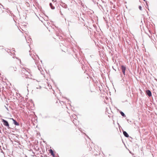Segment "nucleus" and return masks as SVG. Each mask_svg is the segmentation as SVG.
I'll return each instance as SVG.
<instances>
[{"label":"nucleus","instance_id":"7","mask_svg":"<svg viewBox=\"0 0 157 157\" xmlns=\"http://www.w3.org/2000/svg\"><path fill=\"white\" fill-rule=\"evenodd\" d=\"M49 152L52 155L54 156L55 155L53 153V150L52 149L49 150Z\"/></svg>","mask_w":157,"mask_h":157},{"label":"nucleus","instance_id":"11","mask_svg":"<svg viewBox=\"0 0 157 157\" xmlns=\"http://www.w3.org/2000/svg\"><path fill=\"white\" fill-rule=\"evenodd\" d=\"M139 9H140V10H142V7H141V6H139Z\"/></svg>","mask_w":157,"mask_h":157},{"label":"nucleus","instance_id":"1","mask_svg":"<svg viewBox=\"0 0 157 157\" xmlns=\"http://www.w3.org/2000/svg\"><path fill=\"white\" fill-rule=\"evenodd\" d=\"M121 69L124 75L125 74V71L126 69V67L124 65H122L121 66Z\"/></svg>","mask_w":157,"mask_h":157},{"label":"nucleus","instance_id":"9","mask_svg":"<svg viewBox=\"0 0 157 157\" xmlns=\"http://www.w3.org/2000/svg\"><path fill=\"white\" fill-rule=\"evenodd\" d=\"M50 6L51 7V8L52 9H55V7L53 6L52 3H50Z\"/></svg>","mask_w":157,"mask_h":157},{"label":"nucleus","instance_id":"10","mask_svg":"<svg viewBox=\"0 0 157 157\" xmlns=\"http://www.w3.org/2000/svg\"><path fill=\"white\" fill-rule=\"evenodd\" d=\"M120 113L121 114V115L123 116V117H125V115L122 112H120Z\"/></svg>","mask_w":157,"mask_h":157},{"label":"nucleus","instance_id":"5","mask_svg":"<svg viewBox=\"0 0 157 157\" xmlns=\"http://www.w3.org/2000/svg\"><path fill=\"white\" fill-rule=\"evenodd\" d=\"M10 119L12 120L14 124L16 125H19V124L15 120H14L13 118H10Z\"/></svg>","mask_w":157,"mask_h":157},{"label":"nucleus","instance_id":"2","mask_svg":"<svg viewBox=\"0 0 157 157\" xmlns=\"http://www.w3.org/2000/svg\"><path fill=\"white\" fill-rule=\"evenodd\" d=\"M11 70L13 72L16 71L17 70V68L15 66L11 67L10 68Z\"/></svg>","mask_w":157,"mask_h":157},{"label":"nucleus","instance_id":"8","mask_svg":"<svg viewBox=\"0 0 157 157\" xmlns=\"http://www.w3.org/2000/svg\"><path fill=\"white\" fill-rule=\"evenodd\" d=\"M26 71V70L25 69H24V68L22 69L21 71V72L22 73H23L24 74L25 73V72Z\"/></svg>","mask_w":157,"mask_h":157},{"label":"nucleus","instance_id":"3","mask_svg":"<svg viewBox=\"0 0 157 157\" xmlns=\"http://www.w3.org/2000/svg\"><path fill=\"white\" fill-rule=\"evenodd\" d=\"M146 93L147 94L149 97H151V91L149 90H146Z\"/></svg>","mask_w":157,"mask_h":157},{"label":"nucleus","instance_id":"6","mask_svg":"<svg viewBox=\"0 0 157 157\" xmlns=\"http://www.w3.org/2000/svg\"><path fill=\"white\" fill-rule=\"evenodd\" d=\"M124 135L126 137H129V135L128 133L125 131H124L123 132Z\"/></svg>","mask_w":157,"mask_h":157},{"label":"nucleus","instance_id":"12","mask_svg":"<svg viewBox=\"0 0 157 157\" xmlns=\"http://www.w3.org/2000/svg\"><path fill=\"white\" fill-rule=\"evenodd\" d=\"M144 1H145L146 0H143Z\"/></svg>","mask_w":157,"mask_h":157},{"label":"nucleus","instance_id":"4","mask_svg":"<svg viewBox=\"0 0 157 157\" xmlns=\"http://www.w3.org/2000/svg\"><path fill=\"white\" fill-rule=\"evenodd\" d=\"M2 121L3 122L5 126H9V125L7 121H6L4 120V119H3Z\"/></svg>","mask_w":157,"mask_h":157}]
</instances>
